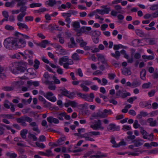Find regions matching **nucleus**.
<instances>
[{
	"label": "nucleus",
	"mask_w": 158,
	"mask_h": 158,
	"mask_svg": "<svg viewBox=\"0 0 158 158\" xmlns=\"http://www.w3.org/2000/svg\"><path fill=\"white\" fill-rule=\"evenodd\" d=\"M17 2V7H20L19 8L20 11L21 13L25 14L27 15L26 11L27 8V7L25 5L28 2L27 0H15Z\"/></svg>",
	"instance_id": "f257e3e1"
},
{
	"label": "nucleus",
	"mask_w": 158,
	"mask_h": 158,
	"mask_svg": "<svg viewBox=\"0 0 158 158\" xmlns=\"http://www.w3.org/2000/svg\"><path fill=\"white\" fill-rule=\"evenodd\" d=\"M4 45L7 49H11L12 48H15V38H7L4 42Z\"/></svg>",
	"instance_id": "f03ea898"
},
{
	"label": "nucleus",
	"mask_w": 158,
	"mask_h": 158,
	"mask_svg": "<svg viewBox=\"0 0 158 158\" xmlns=\"http://www.w3.org/2000/svg\"><path fill=\"white\" fill-rule=\"evenodd\" d=\"M81 83L80 84V86L82 89V90L85 92H88L89 89V88L86 85H90L92 84V82L89 80H81Z\"/></svg>",
	"instance_id": "7ed1b4c3"
},
{
	"label": "nucleus",
	"mask_w": 158,
	"mask_h": 158,
	"mask_svg": "<svg viewBox=\"0 0 158 158\" xmlns=\"http://www.w3.org/2000/svg\"><path fill=\"white\" fill-rule=\"evenodd\" d=\"M26 41L22 39L15 38V48H20L25 47Z\"/></svg>",
	"instance_id": "20e7f679"
},
{
	"label": "nucleus",
	"mask_w": 158,
	"mask_h": 158,
	"mask_svg": "<svg viewBox=\"0 0 158 158\" xmlns=\"http://www.w3.org/2000/svg\"><path fill=\"white\" fill-rule=\"evenodd\" d=\"M95 124L94 125H91L90 127L94 130H97L100 129L101 130H102L104 129V127L102 126V123L100 119H98V120H95Z\"/></svg>",
	"instance_id": "39448f33"
},
{
	"label": "nucleus",
	"mask_w": 158,
	"mask_h": 158,
	"mask_svg": "<svg viewBox=\"0 0 158 158\" xmlns=\"http://www.w3.org/2000/svg\"><path fill=\"white\" fill-rule=\"evenodd\" d=\"M60 90L61 91V94L62 95L67 97L71 99L73 98L75 95V92H71L69 93V91L65 88L63 89H60Z\"/></svg>",
	"instance_id": "423d86ee"
},
{
	"label": "nucleus",
	"mask_w": 158,
	"mask_h": 158,
	"mask_svg": "<svg viewBox=\"0 0 158 158\" xmlns=\"http://www.w3.org/2000/svg\"><path fill=\"white\" fill-rule=\"evenodd\" d=\"M17 122L21 124L25 121L30 123L32 121V119L27 116H21L16 119Z\"/></svg>",
	"instance_id": "0eeeda50"
},
{
	"label": "nucleus",
	"mask_w": 158,
	"mask_h": 158,
	"mask_svg": "<svg viewBox=\"0 0 158 158\" xmlns=\"http://www.w3.org/2000/svg\"><path fill=\"white\" fill-rule=\"evenodd\" d=\"M91 116L93 118H104L106 117V115L104 112L99 110L97 113H94L91 115Z\"/></svg>",
	"instance_id": "6e6552de"
},
{
	"label": "nucleus",
	"mask_w": 158,
	"mask_h": 158,
	"mask_svg": "<svg viewBox=\"0 0 158 158\" xmlns=\"http://www.w3.org/2000/svg\"><path fill=\"white\" fill-rule=\"evenodd\" d=\"M123 91L120 90L116 92V98H118L121 97L122 98H124L127 96H130L131 94L130 93H123Z\"/></svg>",
	"instance_id": "1a4fd4ad"
},
{
	"label": "nucleus",
	"mask_w": 158,
	"mask_h": 158,
	"mask_svg": "<svg viewBox=\"0 0 158 158\" xmlns=\"http://www.w3.org/2000/svg\"><path fill=\"white\" fill-rule=\"evenodd\" d=\"M120 53L124 55L126 53V51L123 49L120 52L118 51H116L115 52V53H111V55L117 60H118L119 59V57L120 56Z\"/></svg>",
	"instance_id": "9d476101"
},
{
	"label": "nucleus",
	"mask_w": 158,
	"mask_h": 158,
	"mask_svg": "<svg viewBox=\"0 0 158 158\" xmlns=\"http://www.w3.org/2000/svg\"><path fill=\"white\" fill-rule=\"evenodd\" d=\"M18 64L15 63H12L10 67V71L15 74L18 73Z\"/></svg>",
	"instance_id": "9b49d317"
},
{
	"label": "nucleus",
	"mask_w": 158,
	"mask_h": 158,
	"mask_svg": "<svg viewBox=\"0 0 158 158\" xmlns=\"http://www.w3.org/2000/svg\"><path fill=\"white\" fill-rule=\"evenodd\" d=\"M18 64L15 63H12L10 67V71L15 74L18 73Z\"/></svg>",
	"instance_id": "f8f14e48"
},
{
	"label": "nucleus",
	"mask_w": 158,
	"mask_h": 158,
	"mask_svg": "<svg viewBox=\"0 0 158 158\" xmlns=\"http://www.w3.org/2000/svg\"><path fill=\"white\" fill-rule=\"evenodd\" d=\"M53 95V94L52 92H48L46 94L45 97L50 101L54 102L56 101V99L55 97H52Z\"/></svg>",
	"instance_id": "ddd939ff"
},
{
	"label": "nucleus",
	"mask_w": 158,
	"mask_h": 158,
	"mask_svg": "<svg viewBox=\"0 0 158 158\" xmlns=\"http://www.w3.org/2000/svg\"><path fill=\"white\" fill-rule=\"evenodd\" d=\"M107 129L109 131H118L119 130V127L118 126H116L114 124L110 123Z\"/></svg>",
	"instance_id": "4468645a"
},
{
	"label": "nucleus",
	"mask_w": 158,
	"mask_h": 158,
	"mask_svg": "<svg viewBox=\"0 0 158 158\" xmlns=\"http://www.w3.org/2000/svg\"><path fill=\"white\" fill-rule=\"evenodd\" d=\"M26 70V66L25 64L23 63H19L18 65V72L19 73L24 72Z\"/></svg>",
	"instance_id": "2eb2a0df"
},
{
	"label": "nucleus",
	"mask_w": 158,
	"mask_h": 158,
	"mask_svg": "<svg viewBox=\"0 0 158 158\" xmlns=\"http://www.w3.org/2000/svg\"><path fill=\"white\" fill-rule=\"evenodd\" d=\"M47 120L50 123H53L56 124H58L59 123V121L58 119L54 118L52 116L48 117L47 118Z\"/></svg>",
	"instance_id": "dca6fc26"
},
{
	"label": "nucleus",
	"mask_w": 158,
	"mask_h": 158,
	"mask_svg": "<svg viewBox=\"0 0 158 158\" xmlns=\"http://www.w3.org/2000/svg\"><path fill=\"white\" fill-rule=\"evenodd\" d=\"M77 95L82 98L84 99L85 100L90 101V98L88 94H85L81 93L77 94Z\"/></svg>",
	"instance_id": "f3484780"
},
{
	"label": "nucleus",
	"mask_w": 158,
	"mask_h": 158,
	"mask_svg": "<svg viewBox=\"0 0 158 158\" xmlns=\"http://www.w3.org/2000/svg\"><path fill=\"white\" fill-rule=\"evenodd\" d=\"M17 24L19 27V28L20 29L25 28L27 31L29 30L28 27L24 23L19 22L17 23Z\"/></svg>",
	"instance_id": "a211bd4d"
},
{
	"label": "nucleus",
	"mask_w": 158,
	"mask_h": 158,
	"mask_svg": "<svg viewBox=\"0 0 158 158\" xmlns=\"http://www.w3.org/2000/svg\"><path fill=\"white\" fill-rule=\"evenodd\" d=\"M122 74L125 75H130L131 73V71L130 69L125 67L122 69Z\"/></svg>",
	"instance_id": "6ab92c4d"
},
{
	"label": "nucleus",
	"mask_w": 158,
	"mask_h": 158,
	"mask_svg": "<svg viewBox=\"0 0 158 158\" xmlns=\"http://www.w3.org/2000/svg\"><path fill=\"white\" fill-rule=\"evenodd\" d=\"M140 132L141 134L143 135V138L144 139H147L148 138L147 136V131L144 129L143 127H140L139 128Z\"/></svg>",
	"instance_id": "aec40b11"
},
{
	"label": "nucleus",
	"mask_w": 158,
	"mask_h": 158,
	"mask_svg": "<svg viewBox=\"0 0 158 158\" xmlns=\"http://www.w3.org/2000/svg\"><path fill=\"white\" fill-rule=\"evenodd\" d=\"M147 122L149 123L150 126L154 127L156 125V120L153 121V119L152 118H148L147 120Z\"/></svg>",
	"instance_id": "412c9836"
},
{
	"label": "nucleus",
	"mask_w": 158,
	"mask_h": 158,
	"mask_svg": "<svg viewBox=\"0 0 158 158\" xmlns=\"http://www.w3.org/2000/svg\"><path fill=\"white\" fill-rule=\"evenodd\" d=\"M46 4L49 6L53 7L57 4V1L55 0H48L46 1Z\"/></svg>",
	"instance_id": "4be33fe9"
},
{
	"label": "nucleus",
	"mask_w": 158,
	"mask_h": 158,
	"mask_svg": "<svg viewBox=\"0 0 158 158\" xmlns=\"http://www.w3.org/2000/svg\"><path fill=\"white\" fill-rule=\"evenodd\" d=\"M69 57L67 56H63L60 58L59 60V64L61 65H63L64 62L67 61Z\"/></svg>",
	"instance_id": "5701e85b"
},
{
	"label": "nucleus",
	"mask_w": 158,
	"mask_h": 158,
	"mask_svg": "<svg viewBox=\"0 0 158 158\" xmlns=\"http://www.w3.org/2000/svg\"><path fill=\"white\" fill-rule=\"evenodd\" d=\"M91 30V28L90 27H85L83 26L81 27L79 30V33H85L86 32V30L87 31H90Z\"/></svg>",
	"instance_id": "b1692460"
},
{
	"label": "nucleus",
	"mask_w": 158,
	"mask_h": 158,
	"mask_svg": "<svg viewBox=\"0 0 158 158\" xmlns=\"http://www.w3.org/2000/svg\"><path fill=\"white\" fill-rule=\"evenodd\" d=\"M28 130L26 129H23L20 131V135L22 138L23 139L26 138V134L27 133Z\"/></svg>",
	"instance_id": "393cba45"
},
{
	"label": "nucleus",
	"mask_w": 158,
	"mask_h": 158,
	"mask_svg": "<svg viewBox=\"0 0 158 158\" xmlns=\"http://www.w3.org/2000/svg\"><path fill=\"white\" fill-rule=\"evenodd\" d=\"M1 117L2 118H6L9 119H14L15 118L14 117V115L13 114H1L0 115Z\"/></svg>",
	"instance_id": "a878e982"
},
{
	"label": "nucleus",
	"mask_w": 158,
	"mask_h": 158,
	"mask_svg": "<svg viewBox=\"0 0 158 158\" xmlns=\"http://www.w3.org/2000/svg\"><path fill=\"white\" fill-rule=\"evenodd\" d=\"M102 64L99 66V69L102 71H103L105 68H108L109 66L108 64L107 61L102 62Z\"/></svg>",
	"instance_id": "bb28decb"
},
{
	"label": "nucleus",
	"mask_w": 158,
	"mask_h": 158,
	"mask_svg": "<svg viewBox=\"0 0 158 158\" xmlns=\"http://www.w3.org/2000/svg\"><path fill=\"white\" fill-rule=\"evenodd\" d=\"M141 84L140 81H138L137 79H135L132 82V88L138 87L141 85Z\"/></svg>",
	"instance_id": "cd10ccee"
},
{
	"label": "nucleus",
	"mask_w": 158,
	"mask_h": 158,
	"mask_svg": "<svg viewBox=\"0 0 158 158\" xmlns=\"http://www.w3.org/2000/svg\"><path fill=\"white\" fill-rule=\"evenodd\" d=\"M24 53L25 55L30 58H32L33 57V52L31 51L26 50L24 51Z\"/></svg>",
	"instance_id": "c85d7f7f"
},
{
	"label": "nucleus",
	"mask_w": 158,
	"mask_h": 158,
	"mask_svg": "<svg viewBox=\"0 0 158 158\" xmlns=\"http://www.w3.org/2000/svg\"><path fill=\"white\" fill-rule=\"evenodd\" d=\"M96 56L98 57V60H100L102 63L106 61V60H105L104 56L102 54L98 53L96 54Z\"/></svg>",
	"instance_id": "c756f323"
},
{
	"label": "nucleus",
	"mask_w": 158,
	"mask_h": 158,
	"mask_svg": "<svg viewBox=\"0 0 158 158\" xmlns=\"http://www.w3.org/2000/svg\"><path fill=\"white\" fill-rule=\"evenodd\" d=\"M146 71L145 69H143L140 73V78L143 80H144L146 79L145 76Z\"/></svg>",
	"instance_id": "7c9ffc66"
},
{
	"label": "nucleus",
	"mask_w": 158,
	"mask_h": 158,
	"mask_svg": "<svg viewBox=\"0 0 158 158\" xmlns=\"http://www.w3.org/2000/svg\"><path fill=\"white\" fill-rule=\"evenodd\" d=\"M101 7L103 9V11L104 12V14H108L110 11L111 10V9L110 7L108 8L106 6H102Z\"/></svg>",
	"instance_id": "2f4dec72"
},
{
	"label": "nucleus",
	"mask_w": 158,
	"mask_h": 158,
	"mask_svg": "<svg viewBox=\"0 0 158 158\" xmlns=\"http://www.w3.org/2000/svg\"><path fill=\"white\" fill-rule=\"evenodd\" d=\"M65 139L66 137L65 136H64L63 137L60 138L57 141L58 144L59 145H62L64 143V142Z\"/></svg>",
	"instance_id": "473e14b6"
},
{
	"label": "nucleus",
	"mask_w": 158,
	"mask_h": 158,
	"mask_svg": "<svg viewBox=\"0 0 158 158\" xmlns=\"http://www.w3.org/2000/svg\"><path fill=\"white\" fill-rule=\"evenodd\" d=\"M137 35L141 37H143L144 35V33L141 30L137 29L135 30Z\"/></svg>",
	"instance_id": "72a5a7b5"
},
{
	"label": "nucleus",
	"mask_w": 158,
	"mask_h": 158,
	"mask_svg": "<svg viewBox=\"0 0 158 158\" xmlns=\"http://www.w3.org/2000/svg\"><path fill=\"white\" fill-rule=\"evenodd\" d=\"M6 155L10 158H16L17 156V155L15 153H11L8 152L6 153Z\"/></svg>",
	"instance_id": "f704fd0d"
},
{
	"label": "nucleus",
	"mask_w": 158,
	"mask_h": 158,
	"mask_svg": "<svg viewBox=\"0 0 158 158\" xmlns=\"http://www.w3.org/2000/svg\"><path fill=\"white\" fill-rule=\"evenodd\" d=\"M2 89L5 91H9L13 90L14 87L12 86H5L2 87Z\"/></svg>",
	"instance_id": "c9c22d12"
},
{
	"label": "nucleus",
	"mask_w": 158,
	"mask_h": 158,
	"mask_svg": "<svg viewBox=\"0 0 158 158\" xmlns=\"http://www.w3.org/2000/svg\"><path fill=\"white\" fill-rule=\"evenodd\" d=\"M88 135L90 136L92 135H100V133L99 131H92L88 132Z\"/></svg>",
	"instance_id": "e433bc0d"
},
{
	"label": "nucleus",
	"mask_w": 158,
	"mask_h": 158,
	"mask_svg": "<svg viewBox=\"0 0 158 158\" xmlns=\"http://www.w3.org/2000/svg\"><path fill=\"white\" fill-rule=\"evenodd\" d=\"M25 14L20 13L17 16V19L18 21L22 22L23 20V18L26 15Z\"/></svg>",
	"instance_id": "4c0bfd02"
},
{
	"label": "nucleus",
	"mask_w": 158,
	"mask_h": 158,
	"mask_svg": "<svg viewBox=\"0 0 158 158\" xmlns=\"http://www.w3.org/2000/svg\"><path fill=\"white\" fill-rule=\"evenodd\" d=\"M143 142V140L142 139L138 140H134L133 141V142L135 143L134 144L135 146L138 147L140 146L142 144L141 142Z\"/></svg>",
	"instance_id": "58836bf2"
},
{
	"label": "nucleus",
	"mask_w": 158,
	"mask_h": 158,
	"mask_svg": "<svg viewBox=\"0 0 158 158\" xmlns=\"http://www.w3.org/2000/svg\"><path fill=\"white\" fill-rule=\"evenodd\" d=\"M72 58L74 60L78 61L80 60V58L78 54L75 53L73 54L72 56Z\"/></svg>",
	"instance_id": "ea45409f"
},
{
	"label": "nucleus",
	"mask_w": 158,
	"mask_h": 158,
	"mask_svg": "<svg viewBox=\"0 0 158 158\" xmlns=\"http://www.w3.org/2000/svg\"><path fill=\"white\" fill-rule=\"evenodd\" d=\"M72 26L75 29H78L80 27V23L78 21L73 22Z\"/></svg>",
	"instance_id": "a19ab883"
},
{
	"label": "nucleus",
	"mask_w": 158,
	"mask_h": 158,
	"mask_svg": "<svg viewBox=\"0 0 158 158\" xmlns=\"http://www.w3.org/2000/svg\"><path fill=\"white\" fill-rule=\"evenodd\" d=\"M66 114V113L64 112L60 113L57 115V117L60 120H63L64 119L63 117H64Z\"/></svg>",
	"instance_id": "79ce46f5"
},
{
	"label": "nucleus",
	"mask_w": 158,
	"mask_h": 158,
	"mask_svg": "<svg viewBox=\"0 0 158 158\" xmlns=\"http://www.w3.org/2000/svg\"><path fill=\"white\" fill-rule=\"evenodd\" d=\"M115 9L118 11V13H122L123 11L122 10V8L120 5H117L114 6Z\"/></svg>",
	"instance_id": "37998d69"
},
{
	"label": "nucleus",
	"mask_w": 158,
	"mask_h": 158,
	"mask_svg": "<svg viewBox=\"0 0 158 158\" xmlns=\"http://www.w3.org/2000/svg\"><path fill=\"white\" fill-rule=\"evenodd\" d=\"M28 136V137L30 139L32 138V140L33 141H36L37 140V137L34 134L29 133Z\"/></svg>",
	"instance_id": "c03bdc74"
},
{
	"label": "nucleus",
	"mask_w": 158,
	"mask_h": 158,
	"mask_svg": "<svg viewBox=\"0 0 158 158\" xmlns=\"http://www.w3.org/2000/svg\"><path fill=\"white\" fill-rule=\"evenodd\" d=\"M49 43L48 40H43L40 45V46L43 48H45L46 47V44Z\"/></svg>",
	"instance_id": "a18cd8bd"
},
{
	"label": "nucleus",
	"mask_w": 158,
	"mask_h": 158,
	"mask_svg": "<svg viewBox=\"0 0 158 158\" xmlns=\"http://www.w3.org/2000/svg\"><path fill=\"white\" fill-rule=\"evenodd\" d=\"M42 4L40 3H32L30 5L31 8H34L35 7H39L41 6Z\"/></svg>",
	"instance_id": "49530a36"
},
{
	"label": "nucleus",
	"mask_w": 158,
	"mask_h": 158,
	"mask_svg": "<svg viewBox=\"0 0 158 158\" xmlns=\"http://www.w3.org/2000/svg\"><path fill=\"white\" fill-rule=\"evenodd\" d=\"M142 57L143 59H147L148 60H152L154 59V57L153 56H147L146 55H143Z\"/></svg>",
	"instance_id": "de8ad7c7"
},
{
	"label": "nucleus",
	"mask_w": 158,
	"mask_h": 158,
	"mask_svg": "<svg viewBox=\"0 0 158 158\" xmlns=\"http://www.w3.org/2000/svg\"><path fill=\"white\" fill-rule=\"evenodd\" d=\"M46 156L48 157H51L54 156L53 154L52 153V151L51 149L47 150L46 151Z\"/></svg>",
	"instance_id": "09e8293b"
},
{
	"label": "nucleus",
	"mask_w": 158,
	"mask_h": 158,
	"mask_svg": "<svg viewBox=\"0 0 158 158\" xmlns=\"http://www.w3.org/2000/svg\"><path fill=\"white\" fill-rule=\"evenodd\" d=\"M5 28L7 30L12 31L14 30V27L12 26L9 25H6L5 27Z\"/></svg>",
	"instance_id": "8fccbe9b"
},
{
	"label": "nucleus",
	"mask_w": 158,
	"mask_h": 158,
	"mask_svg": "<svg viewBox=\"0 0 158 158\" xmlns=\"http://www.w3.org/2000/svg\"><path fill=\"white\" fill-rule=\"evenodd\" d=\"M35 64L34 65V67L36 69H38L39 66L40 64V61L37 59H35Z\"/></svg>",
	"instance_id": "3c124183"
},
{
	"label": "nucleus",
	"mask_w": 158,
	"mask_h": 158,
	"mask_svg": "<svg viewBox=\"0 0 158 158\" xmlns=\"http://www.w3.org/2000/svg\"><path fill=\"white\" fill-rule=\"evenodd\" d=\"M120 48H124L123 46L121 44H114V45L113 49L115 50H117L119 49Z\"/></svg>",
	"instance_id": "603ef678"
},
{
	"label": "nucleus",
	"mask_w": 158,
	"mask_h": 158,
	"mask_svg": "<svg viewBox=\"0 0 158 158\" xmlns=\"http://www.w3.org/2000/svg\"><path fill=\"white\" fill-rule=\"evenodd\" d=\"M33 17L31 16H26L25 18V20L26 22H28L29 21H33Z\"/></svg>",
	"instance_id": "864d4df0"
},
{
	"label": "nucleus",
	"mask_w": 158,
	"mask_h": 158,
	"mask_svg": "<svg viewBox=\"0 0 158 158\" xmlns=\"http://www.w3.org/2000/svg\"><path fill=\"white\" fill-rule=\"evenodd\" d=\"M35 144L36 146L41 148H45V145L42 143H40L38 142H36Z\"/></svg>",
	"instance_id": "5fc2aeb1"
},
{
	"label": "nucleus",
	"mask_w": 158,
	"mask_h": 158,
	"mask_svg": "<svg viewBox=\"0 0 158 158\" xmlns=\"http://www.w3.org/2000/svg\"><path fill=\"white\" fill-rule=\"evenodd\" d=\"M107 156L106 155H93L90 156V158H92L95 157L96 158H102L103 157H106Z\"/></svg>",
	"instance_id": "6e6d98bb"
},
{
	"label": "nucleus",
	"mask_w": 158,
	"mask_h": 158,
	"mask_svg": "<svg viewBox=\"0 0 158 158\" xmlns=\"http://www.w3.org/2000/svg\"><path fill=\"white\" fill-rule=\"evenodd\" d=\"M151 117H153L158 115V110H156L151 112L150 113Z\"/></svg>",
	"instance_id": "4d7b16f0"
},
{
	"label": "nucleus",
	"mask_w": 158,
	"mask_h": 158,
	"mask_svg": "<svg viewBox=\"0 0 158 158\" xmlns=\"http://www.w3.org/2000/svg\"><path fill=\"white\" fill-rule=\"evenodd\" d=\"M137 98L136 97H132L130 98L129 99L127 100V102L131 103H132L134 102V101Z\"/></svg>",
	"instance_id": "13d9d810"
},
{
	"label": "nucleus",
	"mask_w": 158,
	"mask_h": 158,
	"mask_svg": "<svg viewBox=\"0 0 158 158\" xmlns=\"http://www.w3.org/2000/svg\"><path fill=\"white\" fill-rule=\"evenodd\" d=\"M69 102L70 106L73 107H75L77 106V103L75 101L69 100Z\"/></svg>",
	"instance_id": "bf43d9fd"
},
{
	"label": "nucleus",
	"mask_w": 158,
	"mask_h": 158,
	"mask_svg": "<svg viewBox=\"0 0 158 158\" xmlns=\"http://www.w3.org/2000/svg\"><path fill=\"white\" fill-rule=\"evenodd\" d=\"M94 152L93 150H90V151H88V152H87L85 155L84 156V157H85V158L87 156H89L93 154L94 153Z\"/></svg>",
	"instance_id": "052dcab7"
},
{
	"label": "nucleus",
	"mask_w": 158,
	"mask_h": 158,
	"mask_svg": "<svg viewBox=\"0 0 158 158\" xmlns=\"http://www.w3.org/2000/svg\"><path fill=\"white\" fill-rule=\"evenodd\" d=\"M150 9L151 10H155L158 9V4L154 5L151 6L150 8Z\"/></svg>",
	"instance_id": "680f3d73"
},
{
	"label": "nucleus",
	"mask_w": 158,
	"mask_h": 158,
	"mask_svg": "<svg viewBox=\"0 0 158 158\" xmlns=\"http://www.w3.org/2000/svg\"><path fill=\"white\" fill-rule=\"evenodd\" d=\"M108 78L111 80H113L116 77V75L114 73H108Z\"/></svg>",
	"instance_id": "e2e57ef3"
},
{
	"label": "nucleus",
	"mask_w": 158,
	"mask_h": 158,
	"mask_svg": "<svg viewBox=\"0 0 158 158\" xmlns=\"http://www.w3.org/2000/svg\"><path fill=\"white\" fill-rule=\"evenodd\" d=\"M93 42L95 44H97L99 42V38L98 36H94L92 37Z\"/></svg>",
	"instance_id": "0e129e2a"
},
{
	"label": "nucleus",
	"mask_w": 158,
	"mask_h": 158,
	"mask_svg": "<svg viewBox=\"0 0 158 158\" xmlns=\"http://www.w3.org/2000/svg\"><path fill=\"white\" fill-rule=\"evenodd\" d=\"M150 84V82L143 84L142 85V87L144 89L148 88L149 87Z\"/></svg>",
	"instance_id": "69168bd1"
},
{
	"label": "nucleus",
	"mask_w": 158,
	"mask_h": 158,
	"mask_svg": "<svg viewBox=\"0 0 158 158\" xmlns=\"http://www.w3.org/2000/svg\"><path fill=\"white\" fill-rule=\"evenodd\" d=\"M14 3V2L13 1H12L11 2H7L5 3V6L6 7H10Z\"/></svg>",
	"instance_id": "338daca9"
},
{
	"label": "nucleus",
	"mask_w": 158,
	"mask_h": 158,
	"mask_svg": "<svg viewBox=\"0 0 158 158\" xmlns=\"http://www.w3.org/2000/svg\"><path fill=\"white\" fill-rule=\"evenodd\" d=\"M154 79H156L158 78V71L155 70L153 74Z\"/></svg>",
	"instance_id": "774afa93"
}]
</instances>
